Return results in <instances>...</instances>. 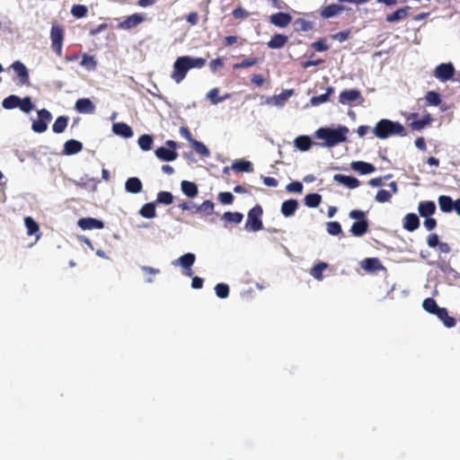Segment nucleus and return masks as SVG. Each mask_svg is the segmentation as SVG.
<instances>
[{
    "instance_id": "f257e3e1",
    "label": "nucleus",
    "mask_w": 460,
    "mask_h": 460,
    "mask_svg": "<svg viewBox=\"0 0 460 460\" xmlns=\"http://www.w3.org/2000/svg\"><path fill=\"white\" fill-rule=\"evenodd\" d=\"M349 128L345 126H340L337 128H320L315 132L318 139L324 140V146L332 147L347 140Z\"/></svg>"
},
{
    "instance_id": "f03ea898",
    "label": "nucleus",
    "mask_w": 460,
    "mask_h": 460,
    "mask_svg": "<svg viewBox=\"0 0 460 460\" xmlns=\"http://www.w3.org/2000/svg\"><path fill=\"white\" fill-rule=\"evenodd\" d=\"M373 133L380 139H385L391 136L405 137L407 135L405 128L400 122L387 119H380L374 127Z\"/></svg>"
},
{
    "instance_id": "7ed1b4c3",
    "label": "nucleus",
    "mask_w": 460,
    "mask_h": 460,
    "mask_svg": "<svg viewBox=\"0 0 460 460\" xmlns=\"http://www.w3.org/2000/svg\"><path fill=\"white\" fill-rule=\"evenodd\" d=\"M351 219H355L356 222L350 226L349 232L354 236H362L367 231L369 227L368 221L367 219V213L363 210L353 209L349 214Z\"/></svg>"
},
{
    "instance_id": "20e7f679",
    "label": "nucleus",
    "mask_w": 460,
    "mask_h": 460,
    "mask_svg": "<svg viewBox=\"0 0 460 460\" xmlns=\"http://www.w3.org/2000/svg\"><path fill=\"white\" fill-rule=\"evenodd\" d=\"M263 209L261 205H256L251 208L247 215L245 229L249 232H258L263 228L261 216Z\"/></svg>"
},
{
    "instance_id": "39448f33",
    "label": "nucleus",
    "mask_w": 460,
    "mask_h": 460,
    "mask_svg": "<svg viewBox=\"0 0 460 460\" xmlns=\"http://www.w3.org/2000/svg\"><path fill=\"white\" fill-rule=\"evenodd\" d=\"M64 39L65 31L63 26L57 22H52L50 30L51 49L58 57L62 56Z\"/></svg>"
},
{
    "instance_id": "423d86ee",
    "label": "nucleus",
    "mask_w": 460,
    "mask_h": 460,
    "mask_svg": "<svg viewBox=\"0 0 460 460\" xmlns=\"http://www.w3.org/2000/svg\"><path fill=\"white\" fill-rule=\"evenodd\" d=\"M191 68L190 65V57L183 56L178 58L173 64L172 78L177 83H181L186 76L187 72Z\"/></svg>"
},
{
    "instance_id": "0eeeda50",
    "label": "nucleus",
    "mask_w": 460,
    "mask_h": 460,
    "mask_svg": "<svg viewBox=\"0 0 460 460\" xmlns=\"http://www.w3.org/2000/svg\"><path fill=\"white\" fill-rule=\"evenodd\" d=\"M51 119L52 115L48 110L41 109L38 111V119L32 121V130L37 133L45 132L48 128V124Z\"/></svg>"
},
{
    "instance_id": "6e6552de",
    "label": "nucleus",
    "mask_w": 460,
    "mask_h": 460,
    "mask_svg": "<svg viewBox=\"0 0 460 460\" xmlns=\"http://www.w3.org/2000/svg\"><path fill=\"white\" fill-rule=\"evenodd\" d=\"M455 72V67L451 63H442L436 66L433 75L441 82H447L454 77Z\"/></svg>"
},
{
    "instance_id": "1a4fd4ad",
    "label": "nucleus",
    "mask_w": 460,
    "mask_h": 460,
    "mask_svg": "<svg viewBox=\"0 0 460 460\" xmlns=\"http://www.w3.org/2000/svg\"><path fill=\"white\" fill-rule=\"evenodd\" d=\"M196 260V256L194 253L187 252L173 261L172 263L173 266H181L184 270V274L188 277H192L193 271L191 270L192 265L194 264Z\"/></svg>"
},
{
    "instance_id": "9d476101",
    "label": "nucleus",
    "mask_w": 460,
    "mask_h": 460,
    "mask_svg": "<svg viewBox=\"0 0 460 460\" xmlns=\"http://www.w3.org/2000/svg\"><path fill=\"white\" fill-rule=\"evenodd\" d=\"M146 17L143 13H134L128 16L123 22L118 25L121 30H131L145 21Z\"/></svg>"
},
{
    "instance_id": "9b49d317",
    "label": "nucleus",
    "mask_w": 460,
    "mask_h": 460,
    "mask_svg": "<svg viewBox=\"0 0 460 460\" xmlns=\"http://www.w3.org/2000/svg\"><path fill=\"white\" fill-rule=\"evenodd\" d=\"M358 100H362V96L360 91L357 89L344 90L339 95V102L341 104H348Z\"/></svg>"
},
{
    "instance_id": "f8f14e48",
    "label": "nucleus",
    "mask_w": 460,
    "mask_h": 460,
    "mask_svg": "<svg viewBox=\"0 0 460 460\" xmlns=\"http://www.w3.org/2000/svg\"><path fill=\"white\" fill-rule=\"evenodd\" d=\"M270 22L279 28L287 27L292 21V16L288 13L279 12L270 16Z\"/></svg>"
},
{
    "instance_id": "ddd939ff",
    "label": "nucleus",
    "mask_w": 460,
    "mask_h": 460,
    "mask_svg": "<svg viewBox=\"0 0 460 460\" xmlns=\"http://www.w3.org/2000/svg\"><path fill=\"white\" fill-rule=\"evenodd\" d=\"M77 225L83 230L102 229L104 227V223L102 220L93 217L80 218Z\"/></svg>"
},
{
    "instance_id": "4468645a",
    "label": "nucleus",
    "mask_w": 460,
    "mask_h": 460,
    "mask_svg": "<svg viewBox=\"0 0 460 460\" xmlns=\"http://www.w3.org/2000/svg\"><path fill=\"white\" fill-rule=\"evenodd\" d=\"M75 109L79 113L93 114L95 111V105L90 99L82 98L75 102Z\"/></svg>"
},
{
    "instance_id": "2eb2a0df",
    "label": "nucleus",
    "mask_w": 460,
    "mask_h": 460,
    "mask_svg": "<svg viewBox=\"0 0 460 460\" xmlns=\"http://www.w3.org/2000/svg\"><path fill=\"white\" fill-rule=\"evenodd\" d=\"M13 69L17 74L20 83L25 84L29 83L30 76L26 66L21 61H15L12 65Z\"/></svg>"
},
{
    "instance_id": "dca6fc26",
    "label": "nucleus",
    "mask_w": 460,
    "mask_h": 460,
    "mask_svg": "<svg viewBox=\"0 0 460 460\" xmlns=\"http://www.w3.org/2000/svg\"><path fill=\"white\" fill-rule=\"evenodd\" d=\"M344 11V6L332 4L323 7L320 13V15L324 19H329L339 15Z\"/></svg>"
},
{
    "instance_id": "f3484780",
    "label": "nucleus",
    "mask_w": 460,
    "mask_h": 460,
    "mask_svg": "<svg viewBox=\"0 0 460 460\" xmlns=\"http://www.w3.org/2000/svg\"><path fill=\"white\" fill-rule=\"evenodd\" d=\"M83 150V144L75 139L67 140L64 144L63 154L66 155H75Z\"/></svg>"
},
{
    "instance_id": "a211bd4d",
    "label": "nucleus",
    "mask_w": 460,
    "mask_h": 460,
    "mask_svg": "<svg viewBox=\"0 0 460 460\" xmlns=\"http://www.w3.org/2000/svg\"><path fill=\"white\" fill-rule=\"evenodd\" d=\"M333 179L335 181L343 184L349 189H356L360 184L357 178L344 174H335Z\"/></svg>"
},
{
    "instance_id": "6ab92c4d",
    "label": "nucleus",
    "mask_w": 460,
    "mask_h": 460,
    "mask_svg": "<svg viewBox=\"0 0 460 460\" xmlns=\"http://www.w3.org/2000/svg\"><path fill=\"white\" fill-rule=\"evenodd\" d=\"M420 226V219L414 213L407 214L403 218V227L409 232H413Z\"/></svg>"
},
{
    "instance_id": "aec40b11",
    "label": "nucleus",
    "mask_w": 460,
    "mask_h": 460,
    "mask_svg": "<svg viewBox=\"0 0 460 460\" xmlns=\"http://www.w3.org/2000/svg\"><path fill=\"white\" fill-rule=\"evenodd\" d=\"M447 328H452L456 325V321L454 317L448 314L447 309L440 307L435 314Z\"/></svg>"
},
{
    "instance_id": "412c9836",
    "label": "nucleus",
    "mask_w": 460,
    "mask_h": 460,
    "mask_svg": "<svg viewBox=\"0 0 460 460\" xmlns=\"http://www.w3.org/2000/svg\"><path fill=\"white\" fill-rule=\"evenodd\" d=\"M351 168L360 174H368L376 171V167L372 164L363 161L352 162Z\"/></svg>"
},
{
    "instance_id": "4be33fe9",
    "label": "nucleus",
    "mask_w": 460,
    "mask_h": 460,
    "mask_svg": "<svg viewBox=\"0 0 460 460\" xmlns=\"http://www.w3.org/2000/svg\"><path fill=\"white\" fill-rule=\"evenodd\" d=\"M155 155L162 161L171 162L177 158L178 154L174 150L161 146L155 150Z\"/></svg>"
},
{
    "instance_id": "5701e85b",
    "label": "nucleus",
    "mask_w": 460,
    "mask_h": 460,
    "mask_svg": "<svg viewBox=\"0 0 460 460\" xmlns=\"http://www.w3.org/2000/svg\"><path fill=\"white\" fill-rule=\"evenodd\" d=\"M288 40V36L280 33H276L272 36L270 40L267 43L268 47L272 49L283 48Z\"/></svg>"
},
{
    "instance_id": "b1692460",
    "label": "nucleus",
    "mask_w": 460,
    "mask_h": 460,
    "mask_svg": "<svg viewBox=\"0 0 460 460\" xmlns=\"http://www.w3.org/2000/svg\"><path fill=\"white\" fill-rule=\"evenodd\" d=\"M125 189L129 193L137 194L142 190L143 185L138 178L130 177L125 182Z\"/></svg>"
},
{
    "instance_id": "393cba45",
    "label": "nucleus",
    "mask_w": 460,
    "mask_h": 460,
    "mask_svg": "<svg viewBox=\"0 0 460 460\" xmlns=\"http://www.w3.org/2000/svg\"><path fill=\"white\" fill-rule=\"evenodd\" d=\"M112 130L116 135L128 138L133 136L132 128L126 123L119 122L112 126Z\"/></svg>"
},
{
    "instance_id": "a878e982",
    "label": "nucleus",
    "mask_w": 460,
    "mask_h": 460,
    "mask_svg": "<svg viewBox=\"0 0 460 460\" xmlns=\"http://www.w3.org/2000/svg\"><path fill=\"white\" fill-rule=\"evenodd\" d=\"M298 208V202L296 199L285 200L281 205V213L286 217H291L295 214Z\"/></svg>"
},
{
    "instance_id": "bb28decb",
    "label": "nucleus",
    "mask_w": 460,
    "mask_h": 460,
    "mask_svg": "<svg viewBox=\"0 0 460 460\" xmlns=\"http://www.w3.org/2000/svg\"><path fill=\"white\" fill-rule=\"evenodd\" d=\"M419 213L423 217L432 216L436 211V205L433 201H422L418 207Z\"/></svg>"
},
{
    "instance_id": "cd10ccee",
    "label": "nucleus",
    "mask_w": 460,
    "mask_h": 460,
    "mask_svg": "<svg viewBox=\"0 0 460 460\" xmlns=\"http://www.w3.org/2000/svg\"><path fill=\"white\" fill-rule=\"evenodd\" d=\"M410 10V6H405L397 9L395 12L386 15V21L388 22H395L401 20H403L408 15V11Z\"/></svg>"
},
{
    "instance_id": "c85d7f7f",
    "label": "nucleus",
    "mask_w": 460,
    "mask_h": 460,
    "mask_svg": "<svg viewBox=\"0 0 460 460\" xmlns=\"http://www.w3.org/2000/svg\"><path fill=\"white\" fill-rule=\"evenodd\" d=\"M243 218V215L240 212H225L222 216V220L225 221V226H227V224H240Z\"/></svg>"
},
{
    "instance_id": "c756f323",
    "label": "nucleus",
    "mask_w": 460,
    "mask_h": 460,
    "mask_svg": "<svg viewBox=\"0 0 460 460\" xmlns=\"http://www.w3.org/2000/svg\"><path fill=\"white\" fill-rule=\"evenodd\" d=\"M454 202L449 196L441 195L438 198L439 208L444 213H450L454 210Z\"/></svg>"
},
{
    "instance_id": "7c9ffc66",
    "label": "nucleus",
    "mask_w": 460,
    "mask_h": 460,
    "mask_svg": "<svg viewBox=\"0 0 460 460\" xmlns=\"http://www.w3.org/2000/svg\"><path fill=\"white\" fill-rule=\"evenodd\" d=\"M181 187L182 192L189 198H194L198 195V187L194 182L182 181Z\"/></svg>"
},
{
    "instance_id": "2f4dec72",
    "label": "nucleus",
    "mask_w": 460,
    "mask_h": 460,
    "mask_svg": "<svg viewBox=\"0 0 460 460\" xmlns=\"http://www.w3.org/2000/svg\"><path fill=\"white\" fill-rule=\"evenodd\" d=\"M362 268L367 271H376L383 268L377 258H367L362 262Z\"/></svg>"
},
{
    "instance_id": "473e14b6",
    "label": "nucleus",
    "mask_w": 460,
    "mask_h": 460,
    "mask_svg": "<svg viewBox=\"0 0 460 460\" xmlns=\"http://www.w3.org/2000/svg\"><path fill=\"white\" fill-rule=\"evenodd\" d=\"M80 65L88 71H93L97 67V61L94 56L84 53L82 55V60L80 62Z\"/></svg>"
},
{
    "instance_id": "72a5a7b5",
    "label": "nucleus",
    "mask_w": 460,
    "mask_h": 460,
    "mask_svg": "<svg viewBox=\"0 0 460 460\" xmlns=\"http://www.w3.org/2000/svg\"><path fill=\"white\" fill-rule=\"evenodd\" d=\"M68 124V117L66 116H59L56 119L52 129L56 134L63 133L67 127Z\"/></svg>"
},
{
    "instance_id": "f704fd0d",
    "label": "nucleus",
    "mask_w": 460,
    "mask_h": 460,
    "mask_svg": "<svg viewBox=\"0 0 460 460\" xmlns=\"http://www.w3.org/2000/svg\"><path fill=\"white\" fill-rule=\"evenodd\" d=\"M329 267L328 263L326 262H319L315 264L311 270H310V275L317 279L322 280L323 279V272Z\"/></svg>"
},
{
    "instance_id": "c9c22d12",
    "label": "nucleus",
    "mask_w": 460,
    "mask_h": 460,
    "mask_svg": "<svg viewBox=\"0 0 460 460\" xmlns=\"http://www.w3.org/2000/svg\"><path fill=\"white\" fill-rule=\"evenodd\" d=\"M295 146L301 151H307L312 146V140L307 136H299L295 141Z\"/></svg>"
},
{
    "instance_id": "e433bc0d",
    "label": "nucleus",
    "mask_w": 460,
    "mask_h": 460,
    "mask_svg": "<svg viewBox=\"0 0 460 460\" xmlns=\"http://www.w3.org/2000/svg\"><path fill=\"white\" fill-rule=\"evenodd\" d=\"M24 225L27 228L28 235H34L40 232V226L38 223L31 217H26L24 218Z\"/></svg>"
},
{
    "instance_id": "4c0bfd02",
    "label": "nucleus",
    "mask_w": 460,
    "mask_h": 460,
    "mask_svg": "<svg viewBox=\"0 0 460 460\" xmlns=\"http://www.w3.org/2000/svg\"><path fill=\"white\" fill-rule=\"evenodd\" d=\"M304 200L308 208H316L322 202V196L318 193H310L305 197Z\"/></svg>"
},
{
    "instance_id": "58836bf2",
    "label": "nucleus",
    "mask_w": 460,
    "mask_h": 460,
    "mask_svg": "<svg viewBox=\"0 0 460 460\" xmlns=\"http://www.w3.org/2000/svg\"><path fill=\"white\" fill-rule=\"evenodd\" d=\"M139 213L145 218H154L156 216L155 205L154 203H146L140 208Z\"/></svg>"
},
{
    "instance_id": "ea45409f",
    "label": "nucleus",
    "mask_w": 460,
    "mask_h": 460,
    "mask_svg": "<svg viewBox=\"0 0 460 460\" xmlns=\"http://www.w3.org/2000/svg\"><path fill=\"white\" fill-rule=\"evenodd\" d=\"M422 307L423 309L431 314H436V313L438 312V310L440 308L436 300L432 297H428L426 299H424L423 303H422Z\"/></svg>"
},
{
    "instance_id": "a19ab883",
    "label": "nucleus",
    "mask_w": 460,
    "mask_h": 460,
    "mask_svg": "<svg viewBox=\"0 0 460 460\" xmlns=\"http://www.w3.org/2000/svg\"><path fill=\"white\" fill-rule=\"evenodd\" d=\"M295 30L296 31H309L313 30V23L309 21H306L303 18H297L295 22Z\"/></svg>"
},
{
    "instance_id": "79ce46f5",
    "label": "nucleus",
    "mask_w": 460,
    "mask_h": 460,
    "mask_svg": "<svg viewBox=\"0 0 460 460\" xmlns=\"http://www.w3.org/2000/svg\"><path fill=\"white\" fill-rule=\"evenodd\" d=\"M197 213L210 216L214 212V203L211 200H205L201 205L195 207Z\"/></svg>"
},
{
    "instance_id": "37998d69",
    "label": "nucleus",
    "mask_w": 460,
    "mask_h": 460,
    "mask_svg": "<svg viewBox=\"0 0 460 460\" xmlns=\"http://www.w3.org/2000/svg\"><path fill=\"white\" fill-rule=\"evenodd\" d=\"M190 146L195 150V152L200 155L201 156L208 157L210 155L208 148L202 142L194 139L190 143Z\"/></svg>"
},
{
    "instance_id": "c03bdc74",
    "label": "nucleus",
    "mask_w": 460,
    "mask_h": 460,
    "mask_svg": "<svg viewBox=\"0 0 460 460\" xmlns=\"http://www.w3.org/2000/svg\"><path fill=\"white\" fill-rule=\"evenodd\" d=\"M232 169L236 172H252V164L249 161H235L232 164Z\"/></svg>"
},
{
    "instance_id": "a18cd8bd",
    "label": "nucleus",
    "mask_w": 460,
    "mask_h": 460,
    "mask_svg": "<svg viewBox=\"0 0 460 460\" xmlns=\"http://www.w3.org/2000/svg\"><path fill=\"white\" fill-rule=\"evenodd\" d=\"M153 137L150 135L145 134L139 137L137 143L140 148L144 151H148L152 148L153 146Z\"/></svg>"
},
{
    "instance_id": "49530a36",
    "label": "nucleus",
    "mask_w": 460,
    "mask_h": 460,
    "mask_svg": "<svg viewBox=\"0 0 460 460\" xmlns=\"http://www.w3.org/2000/svg\"><path fill=\"white\" fill-rule=\"evenodd\" d=\"M20 104V97L17 95H10L4 99L2 105L6 110H12L17 108Z\"/></svg>"
},
{
    "instance_id": "de8ad7c7",
    "label": "nucleus",
    "mask_w": 460,
    "mask_h": 460,
    "mask_svg": "<svg viewBox=\"0 0 460 460\" xmlns=\"http://www.w3.org/2000/svg\"><path fill=\"white\" fill-rule=\"evenodd\" d=\"M425 100L429 105L438 106L441 103V97L438 92L429 91L426 93Z\"/></svg>"
},
{
    "instance_id": "09e8293b",
    "label": "nucleus",
    "mask_w": 460,
    "mask_h": 460,
    "mask_svg": "<svg viewBox=\"0 0 460 460\" xmlns=\"http://www.w3.org/2000/svg\"><path fill=\"white\" fill-rule=\"evenodd\" d=\"M431 121L429 114L424 116L421 119L414 120L411 122L410 126L414 130H421Z\"/></svg>"
},
{
    "instance_id": "8fccbe9b",
    "label": "nucleus",
    "mask_w": 460,
    "mask_h": 460,
    "mask_svg": "<svg viewBox=\"0 0 460 460\" xmlns=\"http://www.w3.org/2000/svg\"><path fill=\"white\" fill-rule=\"evenodd\" d=\"M88 8L83 4H74L71 8V13L75 18H84L87 15Z\"/></svg>"
},
{
    "instance_id": "3c124183",
    "label": "nucleus",
    "mask_w": 460,
    "mask_h": 460,
    "mask_svg": "<svg viewBox=\"0 0 460 460\" xmlns=\"http://www.w3.org/2000/svg\"><path fill=\"white\" fill-rule=\"evenodd\" d=\"M333 92L332 87H328L325 93L320 94L318 96H314L311 99V102L313 105H319L321 103L326 102L329 100L330 94Z\"/></svg>"
},
{
    "instance_id": "603ef678",
    "label": "nucleus",
    "mask_w": 460,
    "mask_h": 460,
    "mask_svg": "<svg viewBox=\"0 0 460 460\" xmlns=\"http://www.w3.org/2000/svg\"><path fill=\"white\" fill-rule=\"evenodd\" d=\"M326 229L331 235H339L342 234L341 226L337 221H331L326 224Z\"/></svg>"
},
{
    "instance_id": "864d4df0",
    "label": "nucleus",
    "mask_w": 460,
    "mask_h": 460,
    "mask_svg": "<svg viewBox=\"0 0 460 460\" xmlns=\"http://www.w3.org/2000/svg\"><path fill=\"white\" fill-rule=\"evenodd\" d=\"M258 62H259V58H248L243 59L240 63L234 64L233 66V67H234V69L247 68V67L255 66L256 64H258Z\"/></svg>"
},
{
    "instance_id": "5fc2aeb1",
    "label": "nucleus",
    "mask_w": 460,
    "mask_h": 460,
    "mask_svg": "<svg viewBox=\"0 0 460 460\" xmlns=\"http://www.w3.org/2000/svg\"><path fill=\"white\" fill-rule=\"evenodd\" d=\"M156 201L161 204L170 205L173 201V196L169 191H160L157 194Z\"/></svg>"
},
{
    "instance_id": "6e6d98bb",
    "label": "nucleus",
    "mask_w": 460,
    "mask_h": 460,
    "mask_svg": "<svg viewBox=\"0 0 460 460\" xmlns=\"http://www.w3.org/2000/svg\"><path fill=\"white\" fill-rule=\"evenodd\" d=\"M215 291L219 298H226L229 296V287L225 283L217 284Z\"/></svg>"
},
{
    "instance_id": "4d7b16f0",
    "label": "nucleus",
    "mask_w": 460,
    "mask_h": 460,
    "mask_svg": "<svg viewBox=\"0 0 460 460\" xmlns=\"http://www.w3.org/2000/svg\"><path fill=\"white\" fill-rule=\"evenodd\" d=\"M33 107L34 105L30 97H25L23 99L20 98V104L18 105V108H20L21 111L28 113L33 109Z\"/></svg>"
},
{
    "instance_id": "13d9d810",
    "label": "nucleus",
    "mask_w": 460,
    "mask_h": 460,
    "mask_svg": "<svg viewBox=\"0 0 460 460\" xmlns=\"http://www.w3.org/2000/svg\"><path fill=\"white\" fill-rule=\"evenodd\" d=\"M392 198V193L386 190H379L376 195V200L380 203L388 202Z\"/></svg>"
},
{
    "instance_id": "bf43d9fd",
    "label": "nucleus",
    "mask_w": 460,
    "mask_h": 460,
    "mask_svg": "<svg viewBox=\"0 0 460 460\" xmlns=\"http://www.w3.org/2000/svg\"><path fill=\"white\" fill-rule=\"evenodd\" d=\"M312 48L316 51H326L329 49V46L325 39H320L312 44Z\"/></svg>"
},
{
    "instance_id": "052dcab7",
    "label": "nucleus",
    "mask_w": 460,
    "mask_h": 460,
    "mask_svg": "<svg viewBox=\"0 0 460 460\" xmlns=\"http://www.w3.org/2000/svg\"><path fill=\"white\" fill-rule=\"evenodd\" d=\"M218 200L224 205H230L234 201V196L231 192H220L218 194Z\"/></svg>"
},
{
    "instance_id": "680f3d73",
    "label": "nucleus",
    "mask_w": 460,
    "mask_h": 460,
    "mask_svg": "<svg viewBox=\"0 0 460 460\" xmlns=\"http://www.w3.org/2000/svg\"><path fill=\"white\" fill-rule=\"evenodd\" d=\"M218 93L219 90L217 88H213L208 93L207 97L212 102V103L217 104L225 99L218 97Z\"/></svg>"
},
{
    "instance_id": "e2e57ef3",
    "label": "nucleus",
    "mask_w": 460,
    "mask_h": 460,
    "mask_svg": "<svg viewBox=\"0 0 460 460\" xmlns=\"http://www.w3.org/2000/svg\"><path fill=\"white\" fill-rule=\"evenodd\" d=\"M303 184L300 181H292L286 186L288 192L301 193L303 190Z\"/></svg>"
},
{
    "instance_id": "0e129e2a",
    "label": "nucleus",
    "mask_w": 460,
    "mask_h": 460,
    "mask_svg": "<svg viewBox=\"0 0 460 460\" xmlns=\"http://www.w3.org/2000/svg\"><path fill=\"white\" fill-rule=\"evenodd\" d=\"M349 35H350V31L347 30V31H339V32L332 35V38L340 42H343L349 38Z\"/></svg>"
},
{
    "instance_id": "69168bd1",
    "label": "nucleus",
    "mask_w": 460,
    "mask_h": 460,
    "mask_svg": "<svg viewBox=\"0 0 460 460\" xmlns=\"http://www.w3.org/2000/svg\"><path fill=\"white\" fill-rule=\"evenodd\" d=\"M232 14L235 19H244L249 16V13L241 6L234 9Z\"/></svg>"
},
{
    "instance_id": "338daca9",
    "label": "nucleus",
    "mask_w": 460,
    "mask_h": 460,
    "mask_svg": "<svg viewBox=\"0 0 460 460\" xmlns=\"http://www.w3.org/2000/svg\"><path fill=\"white\" fill-rule=\"evenodd\" d=\"M223 66H224V62H223L222 58H220L213 59L209 64V67L212 72H217L218 69H221Z\"/></svg>"
},
{
    "instance_id": "774afa93",
    "label": "nucleus",
    "mask_w": 460,
    "mask_h": 460,
    "mask_svg": "<svg viewBox=\"0 0 460 460\" xmlns=\"http://www.w3.org/2000/svg\"><path fill=\"white\" fill-rule=\"evenodd\" d=\"M427 243L429 247L434 248L440 243L437 234H430L427 238Z\"/></svg>"
}]
</instances>
